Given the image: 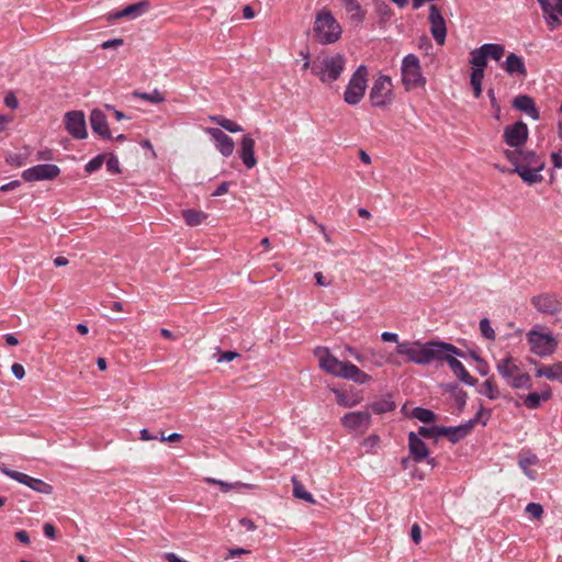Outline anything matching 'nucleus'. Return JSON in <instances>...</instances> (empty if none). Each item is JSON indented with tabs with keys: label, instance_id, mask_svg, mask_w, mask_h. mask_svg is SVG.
Here are the masks:
<instances>
[{
	"label": "nucleus",
	"instance_id": "obj_1",
	"mask_svg": "<svg viewBox=\"0 0 562 562\" xmlns=\"http://www.w3.org/2000/svg\"><path fill=\"white\" fill-rule=\"evenodd\" d=\"M445 346V341L438 340H430L425 344L404 341L397 342L396 352L405 356L408 361L416 364H429L438 361L442 349L448 350V347Z\"/></svg>",
	"mask_w": 562,
	"mask_h": 562
},
{
	"label": "nucleus",
	"instance_id": "obj_2",
	"mask_svg": "<svg viewBox=\"0 0 562 562\" xmlns=\"http://www.w3.org/2000/svg\"><path fill=\"white\" fill-rule=\"evenodd\" d=\"M312 31L314 40L322 45L338 42L342 34L341 25L327 9H322L316 13Z\"/></svg>",
	"mask_w": 562,
	"mask_h": 562
},
{
	"label": "nucleus",
	"instance_id": "obj_3",
	"mask_svg": "<svg viewBox=\"0 0 562 562\" xmlns=\"http://www.w3.org/2000/svg\"><path fill=\"white\" fill-rule=\"evenodd\" d=\"M345 67L346 58L339 53L317 56L313 59L312 74L323 83H331L340 77Z\"/></svg>",
	"mask_w": 562,
	"mask_h": 562
},
{
	"label": "nucleus",
	"instance_id": "obj_4",
	"mask_svg": "<svg viewBox=\"0 0 562 562\" xmlns=\"http://www.w3.org/2000/svg\"><path fill=\"white\" fill-rule=\"evenodd\" d=\"M496 370L502 379L512 389H531V378L527 372H522L518 360L512 356L505 357L497 361Z\"/></svg>",
	"mask_w": 562,
	"mask_h": 562
},
{
	"label": "nucleus",
	"instance_id": "obj_5",
	"mask_svg": "<svg viewBox=\"0 0 562 562\" xmlns=\"http://www.w3.org/2000/svg\"><path fill=\"white\" fill-rule=\"evenodd\" d=\"M448 350L442 349L437 362H447L453 374L464 384L473 386L477 380L473 378L457 357H464V352L450 342H445Z\"/></svg>",
	"mask_w": 562,
	"mask_h": 562
},
{
	"label": "nucleus",
	"instance_id": "obj_6",
	"mask_svg": "<svg viewBox=\"0 0 562 562\" xmlns=\"http://www.w3.org/2000/svg\"><path fill=\"white\" fill-rule=\"evenodd\" d=\"M402 81L406 90L424 87L426 78L422 74L419 58L414 54L406 55L402 60Z\"/></svg>",
	"mask_w": 562,
	"mask_h": 562
},
{
	"label": "nucleus",
	"instance_id": "obj_7",
	"mask_svg": "<svg viewBox=\"0 0 562 562\" xmlns=\"http://www.w3.org/2000/svg\"><path fill=\"white\" fill-rule=\"evenodd\" d=\"M368 70L364 65H360L352 74L345 93L344 100L349 105H357L363 98L367 89Z\"/></svg>",
	"mask_w": 562,
	"mask_h": 562
},
{
	"label": "nucleus",
	"instance_id": "obj_8",
	"mask_svg": "<svg viewBox=\"0 0 562 562\" xmlns=\"http://www.w3.org/2000/svg\"><path fill=\"white\" fill-rule=\"evenodd\" d=\"M527 341L530 345V351L539 357L553 355L558 347V341L552 334H542L536 329L527 334Z\"/></svg>",
	"mask_w": 562,
	"mask_h": 562
},
{
	"label": "nucleus",
	"instance_id": "obj_9",
	"mask_svg": "<svg viewBox=\"0 0 562 562\" xmlns=\"http://www.w3.org/2000/svg\"><path fill=\"white\" fill-rule=\"evenodd\" d=\"M369 98L371 105L374 108H384L392 102V80L389 76L381 75L378 77L370 90Z\"/></svg>",
	"mask_w": 562,
	"mask_h": 562
},
{
	"label": "nucleus",
	"instance_id": "obj_10",
	"mask_svg": "<svg viewBox=\"0 0 562 562\" xmlns=\"http://www.w3.org/2000/svg\"><path fill=\"white\" fill-rule=\"evenodd\" d=\"M315 355L319 358V368L330 375L345 379L351 362L340 361L326 347H317Z\"/></svg>",
	"mask_w": 562,
	"mask_h": 562
},
{
	"label": "nucleus",
	"instance_id": "obj_11",
	"mask_svg": "<svg viewBox=\"0 0 562 562\" xmlns=\"http://www.w3.org/2000/svg\"><path fill=\"white\" fill-rule=\"evenodd\" d=\"M60 173V169L57 165L53 164H41L27 168L23 171L22 178L26 182L53 180Z\"/></svg>",
	"mask_w": 562,
	"mask_h": 562
},
{
	"label": "nucleus",
	"instance_id": "obj_12",
	"mask_svg": "<svg viewBox=\"0 0 562 562\" xmlns=\"http://www.w3.org/2000/svg\"><path fill=\"white\" fill-rule=\"evenodd\" d=\"M532 306L541 314L555 315L562 311V303L554 293H542L530 300Z\"/></svg>",
	"mask_w": 562,
	"mask_h": 562
},
{
	"label": "nucleus",
	"instance_id": "obj_13",
	"mask_svg": "<svg viewBox=\"0 0 562 562\" xmlns=\"http://www.w3.org/2000/svg\"><path fill=\"white\" fill-rule=\"evenodd\" d=\"M65 128L76 139L87 137L86 116L82 111H69L65 114Z\"/></svg>",
	"mask_w": 562,
	"mask_h": 562
},
{
	"label": "nucleus",
	"instance_id": "obj_14",
	"mask_svg": "<svg viewBox=\"0 0 562 562\" xmlns=\"http://www.w3.org/2000/svg\"><path fill=\"white\" fill-rule=\"evenodd\" d=\"M528 135L529 132L527 124L522 121H518L504 128L503 138L508 146L518 148L527 142Z\"/></svg>",
	"mask_w": 562,
	"mask_h": 562
},
{
	"label": "nucleus",
	"instance_id": "obj_15",
	"mask_svg": "<svg viewBox=\"0 0 562 562\" xmlns=\"http://www.w3.org/2000/svg\"><path fill=\"white\" fill-rule=\"evenodd\" d=\"M430 33L438 45H443L447 37L446 21L437 5L429 7Z\"/></svg>",
	"mask_w": 562,
	"mask_h": 562
},
{
	"label": "nucleus",
	"instance_id": "obj_16",
	"mask_svg": "<svg viewBox=\"0 0 562 562\" xmlns=\"http://www.w3.org/2000/svg\"><path fill=\"white\" fill-rule=\"evenodd\" d=\"M341 424L349 430L364 431L371 425V414L368 411L350 412L341 417Z\"/></svg>",
	"mask_w": 562,
	"mask_h": 562
},
{
	"label": "nucleus",
	"instance_id": "obj_17",
	"mask_svg": "<svg viewBox=\"0 0 562 562\" xmlns=\"http://www.w3.org/2000/svg\"><path fill=\"white\" fill-rule=\"evenodd\" d=\"M206 133L214 143L215 148L224 156L229 157L235 149V143L232 137L225 134L221 128L209 127Z\"/></svg>",
	"mask_w": 562,
	"mask_h": 562
},
{
	"label": "nucleus",
	"instance_id": "obj_18",
	"mask_svg": "<svg viewBox=\"0 0 562 562\" xmlns=\"http://www.w3.org/2000/svg\"><path fill=\"white\" fill-rule=\"evenodd\" d=\"M408 451L414 462L420 463L428 458L429 449L420 437L414 431L408 434Z\"/></svg>",
	"mask_w": 562,
	"mask_h": 562
},
{
	"label": "nucleus",
	"instance_id": "obj_19",
	"mask_svg": "<svg viewBox=\"0 0 562 562\" xmlns=\"http://www.w3.org/2000/svg\"><path fill=\"white\" fill-rule=\"evenodd\" d=\"M238 154L247 169H252L257 165L255 157V139L249 134L243 136Z\"/></svg>",
	"mask_w": 562,
	"mask_h": 562
},
{
	"label": "nucleus",
	"instance_id": "obj_20",
	"mask_svg": "<svg viewBox=\"0 0 562 562\" xmlns=\"http://www.w3.org/2000/svg\"><path fill=\"white\" fill-rule=\"evenodd\" d=\"M544 169V165H539L537 167H526L522 166H516L510 170L512 173H517L521 180L529 184H537L543 181V177L541 176V171Z\"/></svg>",
	"mask_w": 562,
	"mask_h": 562
},
{
	"label": "nucleus",
	"instance_id": "obj_21",
	"mask_svg": "<svg viewBox=\"0 0 562 562\" xmlns=\"http://www.w3.org/2000/svg\"><path fill=\"white\" fill-rule=\"evenodd\" d=\"M502 68L508 76H517L525 78L527 76V68L521 56L515 53H509L506 60L503 63Z\"/></svg>",
	"mask_w": 562,
	"mask_h": 562
},
{
	"label": "nucleus",
	"instance_id": "obj_22",
	"mask_svg": "<svg viewBox=\"0 0 562 562\" xmlns=\"http://www.w3.org/2000/svg\"><path fill=\"white\" fill-rule=\"evenodd\" d=\"M90 125L92 131L102 138L112 139L106 116L101 110L94 109L91 111Z\"/></svg>",
	"mask_w": 562,
	"mask_h": 562
},
{
	"label": "nucleus",
	"instance_id": "obj_23",
	"mask_svg": "<svg viewBox=\"0 0 562 562\" xmlns=\"http://www.w3.org/2000/svg\"><path fill=\"white\" fill-rule=\"evenodd\" d=\"M149 3L147 1H139L133 4L125 7L122 10L112 12L110 18L112 19H122L127 18L130 20H134L140 15H143L148 9Z\"/></svg>",
	"mask_w": 562,
	"mask_h": 562
},
{
	"label": "nucleus",
	"instance_id": "obj_24",
	"mask_svg": "<svg viewBox=\"0 0 562 562\" xmlns=\"http://www.w3.org/2000/svg\"><path fill=\"white\" fill-rule=\"evenodd\" d=\"M513 106L527 115L532 120H539L540 113L536 106L533 99L527 94L518 95L513 101Z\"/></svg>",
	"mask_w": 562,
	"mask_h": 562
},
{
	"label": "nucleus",
	"instance_id": "obj_25",
	"mask_svg": "<svg viewBox=\"0 0 562 562\" xmlns=\"http://www.w3.org/2000/svg\"><path fill=\"white\" fill-rule=\"evenodd\" d=\"M537 378H547L552 381L562 383V362H557L552 366H543L536 370Z\"/></svg>",
	"mask_w": 562,
	"mask_h": 562
},
{
	"label": "nucleus",
	"instance_id": "obj_26",
	"mask_svg": "<svg viewBox=\"0 0 562 562\" xmlns=\"http://www.w3.org/2000/svg\"><path fill=\"white\" fill-rule=\"evenodd\" d=\"M349 19L356 24H360L364 20V12L357 0H341Z\"/></svg>",
	"mask_w": 562,
	"mask_h": 562
},
{
	"label": "nucleus",
	"instance_id": "obj_27",
	"mask_svg": "<svg viewBox=\"0 0 562 562\" xmlns=\"http://www.w3.org/2000/svg\"><path fill=\"white\" fill-rule=\"evenodd\" d=\"M395 407L396 405L393 402L391 395H386L382 398H379L369 405V408L372 411V413L378 415L393 412Z\"/></svg>",
	"mask_w": 562,
	"mask_h": 562
},
{
	"label": "nucleus",
	"instance_id": "obj_28",
	"mask_svg": "<svg viewBox=\"0 0 562 562\" xmlns=\"http://www.w3.org/2000/svg\"><path fill=\"white\" fill-rule=\"evenodd\" d=\"M182 217L187 225L194 227L201 225L207 218V214L203 211L188 209L182 211Z\"/></svg>",
	"mask_w": 562,
	"mask_h": 562
},
{
	"label": "nucleus",
	"instance_id": "obj_29",
	"mask_svg": "<svg viewBox=\"0 0 562 562\" xmlns=\"http://www.w3.org/2000/svg\"><path fill=\"white\" fill-rule=\"evenodd\" d=\"M442 428L446 430V432H440V436L448 437L449 441L452 443L460 441L470 434L464 424L454 427L442 426Z\"/></svg>",
	"mask_w": 562,
	"mask_h": 562
},
{
	"label": "nucleus",
	"instance_id": "obj_30",
	"mask_svg": "<svg viewBox=\"0 0 562 562\" xmlns=\"http://www.w3.org/2000/svg\"><path fill=\"white\" fill-rule=\"evenodd\" d=\"M539 463V458L535 453H528L519 459L518 464L522 472L530 479L536 480V471L530 470V465Z\"/></svg>",
	"mask_w": 562,
	"mask_h": 562
},
{
	"label": "nucleus",
	"instance_id": "obj_31",
	"mask_svg": "<svg viewBox=\"0 0 562 562\" xmlns=\"http://www.w3.org/2000/svg\"><path fill=\"white\" fill-rule=\"evenodd\" d=\"M345 379L353 381L358 384H366L371 380V376L364 371L360 370L356 364L350 363Z\"/></svg>",
	"mask_w": 562,
	"mask_h": 562
},
{
	"label": "nucleus",
	"instance_id": "obj_32",
	"mask_svg": "<svg viewBox=\"0 0 562 562\" xmlns=\"http://www.w3.org/2000/svg\"><path fill=\"white\" fill-rule=\"evenodd\" d=\"M481 48L482 52H484L486 58H491L496 61H499L505 53V47L502 44L496 43L483 44Z\"/></svg>",
	"mask_w": 562,
	"mask_h": 562
},
{
	"label": "nucleus",
	"instance_id": "obj_33",
	"mask_svg": "<svg viewBox=\"0 0 562 562\" xmlns=\"http://www.w3.org/2000/svg\"><path fill=\"white\" fill-rule=\"evenodd\" d=\"M210 120L229 133H238L243 131V127L237 122L223 115H213Z\"/></svg>",
	"mask_w": 562,
	"mask_h": 562
},
{
	"label": "nucleus",
	"instance_id": "obj_34",
	"mask_svg": "<svg viewBox=\"0 0 562 562\" xmlns=\"http://www.w3.org/2000/svg\"><path fill=\"white\" fill-rule=\"evenodd\" d=\"M471 59L470 63L473 65L472 70H477L479 72L484 74L485 67L487 66V58L482 52L481 46L476 49H473L471 53Z\"/></svg>",
	"mask_w": 562,
	"mask_h": 562
},
{
	"label": "nucleus",
	"instance_id": "obj_35",
	"mask_svg": "<svg viewBox=\"0 0 562 562\" xmlns=\"http://www.w3.org/2000/svg\"><path fill=\"white\" fill-rule=\"evenodd\" d=\"M291 481L293 484L294 497L303 499L310 504H315L313 495L304 488L303 484L295 476H293Z\"/></svg>",
	"mask_w": 562,
	"mask_h": 562
},
{
	"label": "nucleus",
	"instance_id": "obj_36",
	"mask_svg": "<svg viewBox=\"0 0 562 562\" xmlns=\"http://www.w3.org/2000/svg\"><path fill=\"white\" fill-rule=\"evenodd\" d=\"M448 390L457 404L458 411L462 412L467 404L468 393L460 389L457 384L450 385Z\"/></svg>",
	"mask_w": 562,
	"mask_h": 562
},
{
	"label": "nucleus",
	"instance_id": "obj_37",
	"mask_svg": "<svg viewBox=\"0 0 562 562\" xmlns=\"http://www.w3.org/2000/svg\"><path fill=\"white\" fill-rule=\"evenodd\" d=\"M480 394L487 396L490 400H496L501 396V392L493 379H487L477 390Z\"/></svg>",
	"mask_w": 562,
	"mask_h": 562
},
{
	"label": "nucleus",
	"instance_id": "obj_38",
	"mask_svg": "<svg viewBox=\"0 0 562 562\" xmlns=\"http://www.w3.org/2000/svg\"><path fill=\"white\" fill-rule=\"evenodd\" d=\"M491 409H484L483 407H481L479 412L475 414V416L464 424L467 426L468 431L470 432L477 423H481L483 426H485L491 417Z\"/></svg>",
	"mask_w": 562,
	"mask_h": 562
},
{
	"label": "nucleus",
	"instance_id": "obj_39",
	"mask_svg": "<svg viewBox=\"0 0 562 562\" xmlns=\"http://www.w3.org/2000/svg\"><path fill=\"white\" fill-rule=\"evenodd\" d=\"M412 416L425 424L434 423L437 418L436 414L432 411L424 407L413 408Z\"/></svg>",
	"mask_w": 562,
	"mask_h": 562
},
{
	"label": "nucleus",
	"instance_id": "obj_40",
	"mask_svg": "<svg viewBox=\"0 0 562 562\" xmlns=\"http://www.w3.org/2000/svg\"><path fill=\"white\" fill-rule=\"evenodd\" d=\"M520 162L526 167H537L539 165L546 166L544 161L533 150H521Z\"/></svg>",
	"mask_w": 562,
	"mask_h": 562
},
{
	"label": "nucleus",
	"instance_id": "obj_41",
	"mask_svg": "<svg viewBox=\"0 0 562 562\" xmlns=\"http://www.w3.org/2000/svg\"><path fill=\"white\" fill-rule=\"evenodd\" d=\"M134 97L155 104H159L165 101L164 94L158 89H155L151 92H134Z\"/></svg>",
	"mask_w": 562,
	"mask_h": 562
},
{
	"label": "nucleus",
	"instance_id": "obj_42",
	"mask_svg": "<svg viewBox=\"0 0 562 562\" xmlns=\"http://www.w3.org/2000/svg\"><path fill=\"white\" fill-rule=\"evenodd\" d=\"M27 486L30 488H32L33 491L42 493V494H52L53 493V486L50 484L44 482L41 479H35V477L31 476Z\"/></svg>",
	"mask_w": 562,
	"mask_h": 562
},
{
	"label": "nucleus",
	"instance_id": "obj_43",
	"mask_svg": "<svg viewBox=\"0 0 562 562\" xmlns=\"http://www.w3.org/2000/svg\"><path fill=\"white\" fill-rule=\"evenodd\" d=\"M484 78V74L479 72L477 70H472L470 77V83L473 89V94L476 99H479L482 94V81Z\"/></svg>",
	"mask_w": 562,
	"mask_h": 562
},
{
	"label": "nucleus",
	"instance_id": "obj_44",
	"mask_svg": "<svg viewBox=\"0 0 562 562\" xmlns=\"http://www.w3.org/2000/svg\"><path fill=\"white\" fill-rule=\"evenodd\" d=\"M440 432H446V430L442 428V426H430V427L420 426L416 434L418 435V437L438 438V437H440Z\"/></svg>",
	"mask_w": 562,
	"mask_h": 562
},
{
	"label": "nucleus",
	"instance_id": "obj_45",
	"mask_svg": "<svg viewBox=\"0 0 562 562\" xmlns=\"http://www.w3.org/2000/svg\"><path fill=\"white\" fill-rule=\"evenodd\" d=\"M547 24L551 30H554L561 25L559 12L555 10V5L549 8V12H543Z\"/></svg>",
	"mask_w": 562,
	"mask_h": 562
},
{
	"label": "nucleus",
	"instance_id": "obj_46",
	"mask_svg": "<svg viewBox=\"0 0 562 562\" xmlns=\"http://www.w3.org/2000/svg\"><path fill=\"white\" fill-rule=\"evenodd\" d=\"M2 473H4L7 476H9L10 479L19 482V483H22L24 485L27 486L29 482H30V479L31 476L25 474V473H22V472H19V471H15V470H10V469H7V468H3L1 469Z\"/></svg>",
	"mask_w": 562,
	"mask_h": 562
},
{
	"label": "nucleus",
	"instance_id": "obj_47",
	"mask_svg": "<svg viewBox=\"0 0 562 562\" xmlns=\"http://www.w3.org/2000/svg\"><path fill=\"white\" fill-rule=\"evenodd\" d=\"M336 394L337 403L344 407H353L360 402V398L351 397L345 392L336 391Z\"/></svg>",
	"mask_w": 562,
	"mask_h": 562
},
{
	"label": "nucleus",
	"instance_id": "obj_48",
	"mask_svg": "<svg viewBox=\"0 0 562 562\" xmlns=\"http://www.w3.org/2000/svg\"><path fill=\"white\" fill-rule=\"evenodd\" d=\"M480 330L484 338L488 340H495V331L491 326V323L487 318H482L480 321Z\"/></svg>",
	"mask_w": 562,
	"mask_h": 562
},
{
	"label": "nucleus",
	"instance_id": "obj_49",
	"mask_svg": "<svg viewBox=\"0 0 562 562\" xmlns=\"http://www.w3.org/2000/svg\"><path fill=\"white\" fill-rule=\"evenodd\" d=\"M541 403V395L539 393H529L524 400V404L529 409H537Z\"/></svg>",
	"mask_w": 562,
	"mask_h": 562
},
{
	"label": "nucleus",
	"instance_id": "obj_50",
	"mask_svg": "<svg viewBox=\"0 0 562 562\" xmlns=\"http://www.w3.org/2000/svg\"><path fill=\"white\" fill-rule=\"evenodd\" d=\"M103 162H104V155H98L87 162V165L85 166V170L88 173H92V172L99 170L102 167Z\"/></svg>",
	"mask_w": 562,
	"mask_h": 562
},
{
	"label": "nucleus",
	"instance_id": "obj_51",
	"mask_svg": "<svg viewBox=\"0 0 562 562\" xmlns=\"http://www.w3.org/2000/svg\"><path fill=\"white\" fill-rule=\"evenodd\" d=\"M505 157L508 159V161L512 162L514 168L518 166H522L524 164L520 162L521 158V150L520 149H506L504 151Z\"/></svg>",
	"mask_w": 562,
	"mask_h": 562
},
{
	"label": "nucleus",
	"instance_id": "obj_52",
	"mask_svg": "<svg viewBox=\"0 0 562 562\" xmlns=\"http://www.w3.org/2000/svg\"><path fill=\"white\" fill-rule=\"evenodd\" d=\"M505 157L508 159V161L512 162L514 168L518 166H522L524 164L520 162L521 158V150L520 149H506L504 151Z\"/></svg>",
	"mask_w": 562,
	"mask_h": 562
},
{
	"label": "nucleus",
	"instance_id": "obj_53",
	"mask_svg": "<svg viewBox=\"0 0 562 562\" xmlns=\"http://www.w3.org/2000/svg\"><path fill=\"white\" fill-rule=\"evenodd\" d=\"M375 11L383 20H389L392 15L390 5L383 1L375 3Z\"/></svg>",
	"mask_w": 562,
	"mask_h": 562
},
{
	"label": "nucleus",
	"instance_id": "obj_54",
	"mask_svg": "<svg viewBox=\"0 0 562 562\" xmlns=\"http://www.w3.org/2000/svg\"><path fill=\"white\" fill-rule=\"evenodd\" d=\"M526 512L528 514H530L532 517L539 519L541 518L542 514H543V508L540 504L538 503H529L527 506H526Z\"/></svg>",
	"mask_w": 562,
	"mask_h": 562
},
{
	"label": "nucleus",
	"instance_id": "obj_55",
	"mask_svg": "<svg viewBox=\"0 0 562 562\" xmlns=\"http://www.w3.org/2000/svg\"><path fill=\"white\" fill-rule=\"evenodd\" d=\"M204 481L209 484H212V485H218L221 487V491L226 493L228 491H231L233 488V484L231 483H227L225 481H222V480H216V479H213V477H205Z\"/></svg>",
	"mask_w": 562,
	"mask_h": 562
},
{
	"label": "nucleus",
	"instance_id": "obj_56",
	"mask_svg": "<svg viewBox=\"0 0 562 562\" xmlns=\"http://www.w3.org/2000/svg\"><path fill=\"white\" fill-rule=\"evenodd\" d=\"M106 168L111 173H114V175L120 173L121 169H120V162H119L117 157H115L114 155H111L106 160Z\"/></svg>",
	"mask_w": 562,
	"mask_h": 562
},
{
	"label": "nucleus",
	"instance_id": "obj_57",
	"mask_svg": "<svg viewBox=\"0 0 562 562\" xmlns=\"http://www.w3.org/2000/svg\"><path fill=\"white\" fill-rule=\"evenodd\" d=\"M380 443V438L379 436L376 435H370L369 437H367L363 442H362V446L367 449H374L379 446Z\"/></svg>",
	"mask_w": 562,
	"mask_h": 562
},
{
	"label": "nucleus",
	"instance_id": "obj_58",
	"mask_svg": "<svg viewBox=\"0 0 562 562\" xmlns=\"http://www.w3.org/2000/svg\"><path fill=\"white\" fill-rule=\"evenodd\" d=\"M12 374L18 379L22 380L25 375L24 367L21 363L14 362L11 367Z\"/></svg>",
	"mask_w": 562,
	"mask_h": 562
},
{
	"label": "nucleus",
	"instance_id": "obj_59",
	"mask_svg": "<svg viewBox=\"0 0 562 562\" xmlns=\"http://www.w3.org/2000/svg\"><path fill=\"white\" fill-rule=\"evenodd\" d=\"M43 532L46 538L52 539V540L56 539V529L53 524L46 522L43 526Z\"/></svg>",
	"mask_w": 562,
	"mask_h": 562
},
{
	"label": "nucleus",
	"instance_id": "obj_60",
	"mask_svg": "<svg viewBox=\"0 0 562 562\" xmlns=\"http://www.w3.org/2000/svg\"><path fill=\"white\" fill-rule=\"evenodd\" d=\"M411 537L415 543H419L422 540V529L417 524H414L411 528Z\"/></svg>",
	"mask_w": 562,
	"mask_h": 562
},
{
	"label": "nucleus",
	"instance_id": "obj_61",
	"mask_svg": "<svg viewBox=\"0 0 562 562\" xmlns=\"http://www.w3.org/2000/svg\"><path fill=\"white\" fill-rule=\"evenodd\" d=\"M229 186H231V182H228V181L222 182L216 188V190L212 193V196H221V195L227 193Z\"/></svg>",
	"mask_w": 562,
	"mask_h": 562
},
{
	"label": "nucleus",
	"instance_id": "obj_62",
	"mask_svg": "<svg viewBox=\"0 0 562 562\" xmlns=\"http://www.w3.org/2000/svg\"><path fill=\"white\" fill-rule=\"evenodd\" d=\"M4 104L10 109H16L19 101L13 93H9L4 98Z\"/></svg>",
	"mask_w": 562,
	"mask_h": 562
},
{
	"label": "nucleus",
	"instance_id": "obj_63",
	"mask_svg": "<svg viewBox=\"0 0 562 562\" xmlns=\"http://www.w3.org/2000/svg\"><path fill=\"white\" fill-rule=\"evenodd\" d=\"M239 357V353H237L236 351H224L220 358H218V362H223V361H232L234 360L235 358Z\"/></svg>",
	"mask_w": 562,
	"mask_h": 562
},
{
	"label": "nucleus",
	"instance_id": "obj_64",
	"mask_svg": "<svg viewBox=\"0 0 562 562\" xmlns=\"http://www.w3.org/2000/svg\"><path fill=\"white\" fill-rule=\"evenodd\" d=\"M551 160L554 168H562V156L559 153H551Z\"/></svg>",
	"mask_w": 562,
	"mask_h": 562
}]
</instances>
